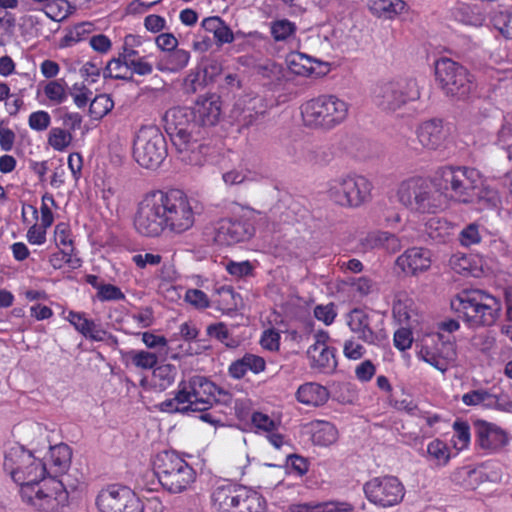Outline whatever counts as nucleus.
Listing matches in <instances>:
<instances>
[{"label": "nucleus", "mask_w": 512, "mask_h": 512, "mask_svg": "<svg viewBox=\"0 0 512 512\" xmlns=\"http://www.w3.org/2000/svg\"><path fill=\"white\" fill-rule=\"evenodd\" d=\"M159 410L162 412L167 413H187L190 412L188 407L186 405L185 399L183 397V394L181 392L180 387H177V391L175 393V396L170 399H166L165 401L161 402L159 405Z\"/></svg>", "instance_id": "5fc2aeb1"}, {"label": "nucleus", "mask_w": 512, "mask_h": 512, "mask_svg": "<svg viewBox=\"0 0 512 512\" xmlns=\"http://www.w3.org/2000/svg\"><path fill=\"white\" fill-rule=\"evenodd\" d=\"M176 376L177 368L172 364L164 363L153 369L151 382L154 388L164 391L175 382Z\"/></svg>", "instance_id": "58836bf2"}, {"label": "nucleus", "mask_w": 512, "mask_h": 512, "mask_svg": "<svg viewBox=\"0 0 512 512\" xmlns=\"http://www.w3.org/2000/svg\"><path fill=\"white\" fill-rule=\"evenodd\" d=\"M435 72L442 89L451 97L466 98L475 88L473 77L468 70L451 59L438 60Z\"/></svg>", "instance_id": "ddd939ff"}, {"label": "nucleus", "mask_w": 512, "mask_h": 512, "mask_svg": "<svg viewBox=\"0 0 512 512\" xmlns=\"http://www.w3.org/2000/svg\"><path fill=\"white\" fill-rule=\"evenodd\" d=\"M142 341L149 349H156V354L160 355L162 359L168 357L169 347L168 340L164 336L155 335L150 332L142 334Z\"/></svg>", "instance_id": "864d4df0"}, {"label": "nucleus", "mask_w": 512, "mask_h": 512, "mask_svg": "<svg viewBox=\"0 0 512 512\" xmlns=\"http://www.w3.org/2000/svg\"><path fill=\"white\" fill-rule=\"evenodd\" d=\"M295 395L298 402L311 407L322 406L329 399L327 388L315 382L300 385Z\"/></svg>", "instance_id": "7c9ffc66"}, {"label": "nucleus", "mask_w": 512, "mask_h": 512, "mask_svg": "<svg viewBox=\"0 0 512 512\" xmlns=\"http://www.w3.org/2000/svg\"><path fill=\"white\" fill-rule=\"evenodd\" d=\"M263 113L264 105L261 98H250L248 101L240 100L233 110L235 118L244 126L252 125Z\"/></svg>", "instance_id": "72a5a7b5"}, {"label": "nucleus", "mask_w": 512, "mask_h": 512, "mask_svg": "<svg viewBox=\"0 0 512 512\" xmlns=\"http://www.w3.org/2000/svg\"><path fill=\"white\" fill-rule=\"evenodd\" d=\"M114 107V102L108 94H100L95 96L90 103L89 114L99 120L106 116Z\"/></svg>", "instance_id": "09e8293b"}, {"label": "nucleus", "mask_w": 512, "mask_h": 512, "mask_svg": "<svg viewBox=\"0 0 512 512\" xmlns=\"http://www.w3.org/2000/svg\"><path fill=\"white\" fill-rule=\"evenodd\" d=\"M97 298L104 301H119L125 299V294L121 291V289L112 284H103V286L99 287V292H97Z\"/></svg>", "instance_id": "338daca9"}, {"label": "nucleus", "mask_w": 512, "mask_h": 512, "mask_svg": "<svg viewBox=\"0 0 512 512\" xmlns=\"http://www.w3.org/2000/svg\"><path fill=\"white\" fill-rule=\"evenodd\" d=\"M127 355L131 363L141 370H153L161 358L160 355L147 350H131Z\"/></svg>", "instance_id": "49530a36"}, {"label": "nucleus", "mask_w": 512, "mask_h": 512, "mask_svg": "<svg viewBox=\"0 0 512 512\" xmlns=\"http://www.w3.org/2000/svg\"><path fill=\"white\" fill-rule=\"evenodd\" d=\"M236 512H264L265 500L254 490L241 486Z\"/></svg>", "instance_id": "4c0bfd02"}, {"label": "nucleus", "mask_w": 512, "mask_h": 512, "mask_svg": "<svg viewBox=\"0 0 512 512\" xmlns=\"http://www.w3.org/2000/svg\"><path fill=\"white\" fill-rule=\"evenodd\" d=\"M259 178L260 174L251 169L246 162H240L222 174L224 183L229 186L257 181Z\"/></svg>", "instance_id": "f704fd0d"}, {"label": "nucleus", "mask_w": 512, "mask_h": 512, "mask_svg": "<svg viewBox=\"0 0 512 512\" xmlns=\"http://www.w3.org/2000/svg\"><path fill=\"white\" fill-rule=\"evenodd\" d=\"M175 149L182 162L193 166H203L211 152V147L199 141V134L190 137L184 141L183 146Z\"/></svg>", "instance_id": "c85d7f7f"}, {"label": "nucleus", "mask_w": 512, "mask_h": 512, "mask_svg": "<svg viewBox=\"0 0 512 512\" xmlns=\"http://www.w3.org/2000/svg\"><path fill=\"white\" fill-rule=\"evenodd\" d=\"M449 136V129L442 120L432 119L421 123L416 129L418 143L423 149L438 150L442 148Z\"/></svg>", "instance_id": "5701e85b"}, {"label": "nucleus", "mask_w": 512, "mask_h": 512, "mask_svg": "<svg viewBox=\"0 0 512 512\" xmlns=\"http://www.w3.org/2000/svg\"><path fill=\"white\" fill-rule=\"evenodd\" d=\"M475 200L483 201L488 206H496L499 203L498 191L491 185L488 180L481 176V184L475 193Z\"/></svg>", "instance_id": "6e6d98bb"}, {"label": "nucleus", "mask_w": 512, "mask_h": 512, "mask_svg": "<svg viewBox=\"0 0 512 512\" xmlns=\"http://www.w3.org/2000/svg\"><path fill=\"white\" fill-rule=\"evenodd\" d=\"M104 76L115 79L130 78L128 65L126 64V61H123L120 55L117 58L111 59L106 65Z\"/></svg>", "instance_id": "4d7b16f0"}, {"label": "nucleus", "mask_w": 512, "mask_h": 512, "mask_svg": "<svg viewBox=\"0 0 512 512\" xmlns=\"http://www.w3.org/2000/svg\"><path fill=\"white\" fill-rule=\"evenodd\" d=\"M449 265L453 271L460 275L477 276V266L473 264L472 258L465 254H453L449 260Z\"/></svg>", "instance_id": "de8ad7c7"}, {"label": "nucleus", "mask_w": 512, "mask_h": 512, "mask_svg": "<svg viewBox=\"0 0 512 512\" xmlns=\"http://www.w3.org/2000/svg\"><path fill=\"white\" fill-rule=\"evenodd\" d=\"M481 238L479 225L475 223L467 225L459 234V241L461 245L466 247L478 244L481 241Z\"/></svg>", "instance_id": "052dcab7"}, {"label": "nucleus", "mask_w": 512, "mask_h": 512, "mask_svg": "<svg viewBox=\"0 0 512 512\" xmlns=\"http://www.w3.org/2000/svg\"><path fill=\"white\" fill-rule=\"evenodd\" d=\"M451 309L470 327L490 326L497 320L501 304L482 290H464L451 300Z\"/></svg>", "instance_id": "7ed1b4c3"}, {"label": "nucleus", "mask_w": 512, "mask_h": 512, "mask_svg": "<svg viewBox=\"0 0 512 512\" xmlns=\"http://www.w3.org/2000/svg\"><path fill=\"white\" fill-rule=\"evenodd\" d=\"M419 97L420 91L414 79L383 82L373 91L375 105L387 112H395Z\"/></svg>", "instance_id": "f8f14e48"}, {"label": "nucleus", "mask_w": 512, "mask_h": 512, "mask_svg": "<svg viewBox=\"0 0 512 512\" xmlns=\"http://www.w3.org/2000/svg\"><path fill=\"white\" fill-rule=\"evenodd\" d=\"M349 291L357 298H364L378 292L377 282L368 276L350 277L345 281Z\"/></svg>", "instance_id": "a19ab883"}, {"label": "nucleus", "mask_w": 512, "mask_h": 512, "mask_svg": "<svg viewBox=\"0 0 512 512\" xmlns=\"http://www.w3.org/2000/svg\"><path fill=\"white\" fill-rule=\"evenodd\" d=\"M164 121L166 131L170 135L174 147H181L184 141L196 134H200V130L194 120L192 108H171L165 113Z\"/></svg>", "instance_id": "a211bd4d"}, {"label": "nucleus", "mask_w": 512, "mask_h": 512, "mask_svg": "<svg viewBox=\"0 0 512 512\" xmlns=\"http://www.w3.org/2000/svg\"><path fill=\"white\" fill-rule=\"evenodd\" d=\"M185 301L197 309H205L210 306L208 296L199 289H188L185 293Z\"/></svg>", "instance_id": "774afa93"}, {"label": "nucleus", "mask_w": 512, "mask_h": 512, "mask_svg": "<svg viewBox=\"0 0 512 512\" xmlns=\"http://www.w3.org/2000/svg\"><path fill=\"white\" fill-rule=\"evenodd\" d=\"M392 315L399 325L410 328H417L421 322V315L415 301L405 292L395 295Z\"/></svg>", "instance_id": "a878e982"}, {"label": "nucleus", "mask_w": 512, "mask_h": 512, "mask_svg": "<svg viewBox=\"0 0 512 512\" xmlns=\"http://www.w3.org/2000/svg\"><path fill=\"white\" fill-rule=\"evenodd\" d=\"M372 322L371 315L362 309H354L347 316V324L353 333L366 343L376 344L383 336L374 331Z\"/></svg>", "instance_id": "bb28decb"}, {"label": "nucleus", "mask_w": 512, "mask_h": 512, "mask_svg": "<svg viewBox=\"0 0 512 512\" xmlns=\"http://www.w3.org/2000/svg\"><path fill=\"white\" fill-rule=\"evenodd\" d=\"M54 238L57 246L62 247L61 249L73 248L71 230L67 223L61 222L55 226Z\"/></svg>", "instance_id": "680f3d73"}, {"label": "nucleus", "mask_w": 512, "mask_h": 512, "mask_svg": "<svg viewBox=\"0 0 512 512\" xmlns=\"http://www.w3.org/2000/svg\"><path fill=\"white\" fill-rule=\"evenodd\" d=\"M431 250L423 247H412L405 250L396 260L399 268L411 275L427 271L432 264Z\"/></svg>", "instance_id": "393cba45"}, {"label": "nucleus", "mask_w": 512, "mask_h": 512, "mask_svg": "<svg viewBox=\"0 0 512 512\" xmlns=\"http://www.w3.org/2000/svg\"><path fill=\"white\" fill-rule=\"evenodd\" d=\"M197 127L214 126L221 116V100L216 94L199 96L192 108Z\"/></svg>", "instance_id": "b1692460"}, {"label": "nucleus", "mask_w": 512, "mask_h": 512, "mask_svg": "<svg viewBox=\"0 0 512 512\" xmlns=\"http://www.w3.org/2000/svg\"><path fill=\"white\" fill-rule=\"evenodd\" d=\"M433 184L442 196V209L448 200L471 203L481 184V173L474 168L444 166L435 172Z\"/></svg>", "instance_id": "f03ea898"}, {"label": "nucleus", "mask_w": 512, "mask_h": 512, "mask_svg": "<svg viewBox=\"0 0 512 512\" xmlns=\"http://www.w3.org/2000/svg\"><path fill=\"white\" fill-rule=\"evenodd\" d=\"M204 23L209 29L213 30L214 37L219 43H231L233 41L234 36L231 29L224 25L219 17L207 19Z\"/></svg>", "instance_id": "3c124183"}, {"label": "nucleus", "mask_w": 512, "mask_h": 512, "mask_svg": "<svg viewBox=\"0 0 512 512\" xmlns=\"http://www.w3.org/2000/svg\"><path fill=\"white\" fill-rule=\"evenodd\" d=\"M453 227L449 222L440 218H431L426 224L427 235L435 241L444 242L452 234Z\"/></svg>", "instance_id": "a18cd8bd"}, {"label": "nucleus", "mask_w": 512, "mask_h": 512, "mask_svg": "<svg viewBox=\"0 0 512 512\" xmlns=\"http://www.w3.org/2000/svg\"><path fill=\"white\" fill-rule=\"evenodd\" d=\"M44 7L45 15L53 21H61L67 16L66 0H50Z\"/></svg>", "instance_id": "bf43d9fd"}, {"label": "nucleus", "mask_w": 512, "mask_h": 512, "mask_svg": "<svg viewBox=\"0 0 512 512\" xmlns=\"http://www.w3.org/2000/svg\"><path fill=\"white\" fill-rule=\"evenodd\" d=\"M286 63L290 72L303 77H323L330 70L328 63L314 59L301 52L289 53L286 57Z\"/></svg>", "instance_id": "4be33fe9"}, {"label": "nucleus", "mask_w": 512, "mask_h": 512, "mask_svg": "<svg viewBox=\"0 0 512 512\" xmlns=\"http://www.w3.org/2000/svg\"><path fill=\"white\" fill-rule=\"evenodd\" d=\"M397 201L413 214H435L442 210V196L431 180L414 175L399 182Z\"/></svg>", "instance_id": "20e7f679"}, {"label": "nucleus", "mask_w": 512, "mask_h": 512, "mask_svg": "<svg viewBox=\"0 0 512 512\" xmlns=\"http://www.w3.org/2000/svg\"><path fill=\"white\" fill-rule=\"evenodd\" d=\"M28 429L29 432L37 436V439L31 441L33 450H35L36 453L40 454V447L43 449L49 448L47 461L57 468L59 472L68 468L71 461V450L68 445L61 443L50 446L47 441V431L39 423L30 424Z\"/></svg>", "instance_id": "aec40b11"}, {"label": "nucleus", "mask_w": 512, "mask_h": 512, "mask_svg": "<svg viewBox=\"0 0 512 512\" xmlns=\"http://www.w3.org/2000/svg\"><path fill=\"white\" fill-rule=\"evenodd\" d=\"M300 110L306 127L331 130L345 121L349 105L335 95H320L304 102Z\"/></svg>", "instance_id": "39448f33"}, {"label": "nucleus", "mask_w": 512, "mask_h": 512, "mask_svg": "<svg viewBox=\"0 0 512 512\" xmlns=\"http://www.w3.org/2000/svg\"><path fill=\"white\" fill-rule=\"evenodd\" d=\"M327 338V333H318L315 343L307 350L310 367L319 373H331L337 366L334 351L326 344Z\"/></svg>", "instance_id": "412c9836"}, {"label": "nucleus", "mask_w": 512, "mask_h": 512, "mask_svg": "<svg viewBox=\"0 0 512 512\" xmlns=\"http://www.w3.org/2000/svg\"><path fill=\"white\" fill-rule=\"evenodd\" d=\"M198 214L197 202L183 191L154 190L137 204L133 224L139 234L147 237H157L164 231L182 234L194 226Z\"/></svg>", "instance_id": "f257e3e1"}, {"label": "nucleus", "mask_w": 512, "mask_h": 512, "mask_svg": "<svg viewBox=\"0 0 512 512\" xmlns=\"http://www.w3.org/2000/svg\"><path fill=\"white\" fill-rule=\"evenodd\" d=\"M167 156L164 135L155 126L142 127L134 140L133 157L142 167L156 169Z\"/></svg>", "instance_id": "9b49d317"}, {"label": "nucleus", "mask_w": 512, "mask_h": 512, "mask_svg": "<svg viewBox=\"0 0 512 512\" xmlns=\"http://www.w3.org/2000/svg\"><path fill=\"white\" fill-rule=\"evenodd\" d=\"M231 218H224L214 225V241L219 245H234L249 240L254 234L256 211L239 203L229 206Z\"/></svg>", "instance_id": "6e6552de"}, {"label": "nucleus", "mask_w": 512, "mask_h": 512, "mask_svg": "<svg viewBox=\"0 0 512 512\" xmlns=\"http://www.w3.org/2000/svg\"><path fill=\"white\" fill-rule=\"evenodd\" d=\"M51 123L50 114L44 110L32 112L28 118V125L34 131H44Z\"/></svg>", "instance_id": "0e129e2a"}, {"label": "nucleus", "mask_w": 512, "mask_h": 512, "mask_svg": "<svg viewBox=\"0 0 512 512\" xmlns=\"http://www.w3.org/2000/svg\"><path fill=\"white\" fill-rule=\"evenodd\" d=\"M372 188V183L362 175L343 174L327 182L326 194L338 205L360 207L371 199Z\"/></svg>", "instance_id": "9d476101"}, {"label": "nucleus", "mask_w": 512, "mask_h": 512, "mask_svg": "<svg viewBox=\"0 0 512 512\" xmlns=\"http://www.w3.org/2000/svg\"><path fill=\"white\" fill-rule=\"evenodd\" d=\"M70 95L73 98L74 104L78 108H83L91 100L92 91L83 83L76 82L70 89Z\"/></svg>", "instance_id": "13d9d810"}, {"label": "nucleus", "mask_w": 512, "mask_h": 512, "mask_svg": "<svg viewBox=\"0 0 512 512\" xmlns=\"http://www.w3.org/2000/svg\"><path fill=\"white\" fill-rule=\"evenodd\" d=\"M73 140L72 133L59 127H54L49 131L48 144L56 151L66 150Z\"/></svg>", "instance_id": "8fccbe9b"}, {"label": "nucleus", "mask_w": 512, "mask_h": 512, "mask_svg": "<svg viewBox=\"0 0 512 512\" xmlns=\"http://www.w3.org/2000/svg\"><path fill=\"white\" fill-rule=\"evenodd\" d=\"M23 446L13 445L5 454L4 469L20 485L37 484L45 479L46 463L40 455H35Z\"/></svg>", "instance_id": "1a4fd4ad"}, {"label": "nucleus", "mask_w": 512, "mask_h": 512, "mask_svg": "<svg viewBox=\"0 0 512 512\" xmlns=\"http://www.w3.org/2000/svg\"><path fill=\"white\" fill-rule=\"evenodd\" d=\"M418 357L445 373L456 360V345L454 342L444 341L440 333L430 334L423 338Z\"/></svg>", "instance_id": "dca6fc26"}, {"label": "nucleus", "mask_w": 512, "mask_h": 512, "mask_svg": "<svg viewBox=\"0 0 512 512\" xmlns=\"http://www.w3.org/2000/svg\"><path fill=\"white\" fill-rule=\"evenodd\" d=\"M408 326H403L395 331L394 333V345L401 351L409 349L413 343L412 330Z\"/></svg>", "instance_id": "69168bd1"}, {"label": "nucleus", "mask_w": 512, "mask_h": 512, "mask_svg": "<svg viewBox=\"0 0 512 512\" xmlns=\"http://www.w3.org/2000/svg\"><path fill=\"white\" fill-rule=\"evenodd\" d=\"M367 8L373 16L386 20H393L408 10L403 0H368Z\"/></svg>", "instance_id": "2f4dec72"}, {"label": "nucleus", "mask_w": 512, "mask_h": 512, "mask_svg": "<svg viewBox=\"0 0 512 512\" xmlns=\"http://www.w3.org/2000/svg\"><path fill=\"white\" fill-rule=\"evenodd\" d=\"M43 93L52 105H60L67 101L68 86L64 79H54L45 83Z\"/></svg>", "instance_id": "37998d69"}, {"label": "nucleus", "mask_w": 512, "mask_h": 512, "mask_svg": "<svg viewBox=\"0 0 512 512\" xmlns=\"http://www.w3.org/2000/svg\"><path fill=\"white\" fill-rule=\"evenodd\" d=\"M140 45V37L132 34L125 36L122 51L119 53V55L122 57L123 61H126V64L144 56L141 55L140 52L136 49Z\"/></svg>", "instance_id": "603ef678"}, {"label": "nucleus", "mask_w": 512, "mask_h": 512, "mask_svg": "<svg viewBox=\"0 0 512 512\" xmlns=\"http://www.w3.org/2000/svg\"><path fill=\"white\" fill-rule=\"evenodd\" d=\"M190 58L189 51L176 48L159 56L156 68L163 73H178L188 65Z\"/></svg>", "instance_id": "473e14b6"}, {"label": "nucleus", "mask_w": 512, "mask_h": 512, "mask_svg": "<svg viewBox=\"0 0 512 512\" xmlns=\"http://www.w3.org/2000/svg\"><path fill=\"white\" fill-rule=\"evenodd\" d=\"M453 435L451 438V444L457 451H463L467 449L471 442L470 426L467 422L456 420L453 425Z\"/></svg>", "instance_id": "c03bdc74"}, {"label": "nucleus", "mask_w": 512, "mask_h": 512, "mask_svg": "<svg viewBox=\"0 0 512 512\" xmlns=\"http://www.w3.org/2000/svg\"><path fill=\"white\" fill-rule=\"evenodd\" d=\"M363 491L369 502L382 508L398 505L405 496L404 485L391 475L370 479L364 484Z\"/></svg>", "instance_id": "2eb2a0df"}, {"label": "nucleus", "mask_w": 512, "mask_h": 512, "mask_svg": "<svg viewBox=\"0 0 512 512\" xmlns=\"http://www.w3.org/2000/svg\"><path fill=\"white\" fill-rule=\"evenodd\" d=\"M312 441L319 446H329L338 439L336 427L327 421L317 420L311 423Z\"/></svg>", "instance_id": "e433bc0d"}, {"label": "nucleus", "mask_w": 512, "mask_h": 512, "mask_svg": "<svg viewBox=\"0 0 512 512\" xmlns=\"http://www.w3.org/2000/svg\"><path fill=\"white\" fill-rule=\"evenodd\" d=\"M291 512H354V507L347 502L298 504L291 506Z\"/></svg>", "instance_id": "79ce46f5"}, {"label": "nucleus", "mask_w": 512, "mask_h": 512, "mask_svg": "<svg viewBox=\"0 0 512 512\" xmlns=\"http://www.w3.org/2000/svg\"><path fill=\"white\" fill-rule=\"evenodd\" d=\"M494 27L505 37L512 39V14L499 12L493 18Z\"/></svg>", "instance_id": "e2e57ef3"}, {"label": "nucleus", "mask_w": 512, "mask_h": 512, "mask_svg": "<svg viewBox=\"0 0 512 512\" xmlns=\"http://www.w3.org/2000/svg\"><path fill=\"white\" fill-rule=\"evenodd\" d=\"M298 27L296 23L282 18L270 23V33L275 42H291L296 38Z\"/></svg>", "instance_id": "ea45409f"}, {"label": "nucleus", "mask_w": 512, "mask_h": 512, "mask_svg": "<svg viewBox=\"0 0 512 512\" xmlns=\"http://www.w3.org/2000/svg\"><path fill=\"white\" fill-rule=\"evenodd\" d=\"M100 512H143L136 494L126 486L111 485L100 491L96 499Z\"/></svg>", "instance_id": "f3484780"}, {"label": "nucleus", "mask_w": 512, "mask_h": 512, "mask_svg": "<svg viewBox=\"0 0 512 512\" xmlns=\"http://www.w3.org/2000/svg\"><path fill=\"white\" fill-rule=\"evenodd\" d=\"M475 445L485 454L501 451L509 442L507 432L495 423L478 419L473 423Z\"/></svg>", "instance_id": "6ab92c4d"}, {"label": "nucleus", "mask_w": 512, "mask_h": 512, "mask_svg": "<svg viewBox=\"0 0 512 512\" xmlns=\"http://www.w3.org/2000/svg\"><path fill=\"white\" fill-rule=\"evenodd\" d=\"M20 494L22 500L38 512H64L69 499L65 486L56 478L23 485Z\"/></svg>", "instance_id": "0eeeda50"}, {"label": "nucleus", "mask_w": 512, "mask_h": 512, "mask_svg": "<svg viewBox=\"0 0 512 512\" xmlns=\"http://www.w3.org/2000/svg\"><path fill=\"white\" fill-rule=\"evenodd\" d=\"M423 456L436 467H445L452 458L450 447L439 438L433 439L427 444Z\"/></svg>", "instance_id": "c9c22d12"}, {"label": "nucleus", "mask_w": 512, "mask_h": 512, "mask_svg": "<svg viewBox=\"0 0 512 512\" xmlns=\"http://www.w3.org/2000/svg\"><path fill=\"white\" fill-rule=\"evenodd\" d=\"M178 385L191 412L206 411L215 402L220 401L218 396L227 395L226 392L218 388L212 381L200 375L193 376L188 381H181Z\"/></svg>", "instance_id": "4468645a"}, {"label": "nucleus", "mask_w": 512, "mask_h": 512, "mask_svg": "<svg viewBox=\"0 0 512 512\" xmlns=\"http://www.w3.org/2000/svg\"><path fill=\"white\" fill-rule=\"evenodd\" d=\"M154 473L162 487L170 493H181L196 479V472L182 457L172 451H163L153 461Z\"/></svg>", "instance_id": "423d86ee"}, {"label": "nucleus", "mask_w": 512, "mask_h": 512, "mask_svg": "<svg viewBox=\"0 0 512 512\" xmlns=\"http://www.w3.org/2000/svg\"><path fill=\"white\" fill-rule=\"evenodd\" d=\"M62 315L85 338L93 341H103L105 339L106 331L102 329L100 324L88 318L86 313L69 310L64 311Z\"/></svg>", "instance_id": "cd10ccee"}, {"label": "nucleus", "mask_w": 512, "mask_h": 512, "mask_svg": "<svg viewBox=\"0 0 512 512\" xmlns=\"http://www.w3.org/2000/svg\"><path fill=\"white\" fill-rule=\"evenodd\" d=\"M241 485L225 483L211 493V504L217 512H236Z\"/></svg>", "instance_id": "c756f323"}]
</instances>
